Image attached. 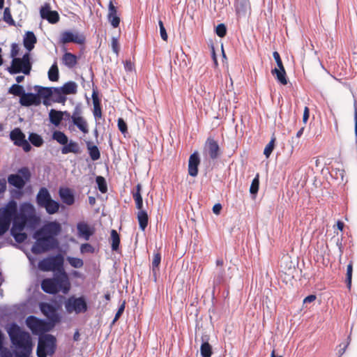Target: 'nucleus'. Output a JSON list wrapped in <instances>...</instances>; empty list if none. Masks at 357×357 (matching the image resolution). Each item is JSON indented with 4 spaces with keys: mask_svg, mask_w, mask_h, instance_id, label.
Instances as JSON below:
<instances>
[{
    "mask_svg": "<svg viewBox=\"0 0 357 357\" xmlns=\"http://www.w3.org/2000/svg\"><path fill=\"white\" fill-rule=\"evenodd\" d=\"M61 225L56 220L45 223L33 234V238L36 242L32 245L31 252L38 255L56 249L59 245L56 237L61 234Z\"/></svg>",
    "mask_w": 357,
    "mask_h": 357,
    "instance_id": "f257e3e1",
    "label": "nucleus"
},
{
    "mask_svg": "<svg viewBox=\"0 0 357 357\" xmlns=\"http://www.w3.org/2000/svg\"><path fill=\"white\" fill-rule=\"evenodd\" d=\"M12 344L17 349L15 352L16 357H29L32 351V342L29 333L21 329L17 324L13 322L7 328Z\"/></svg>",
    "mask_w": 357,
    "mask_h": 357,
    "instance_id": "f03ea898",
    "label": "nucleus"
},
{
    "mask_svg": "<svg viewBox=\"0 0 357 357\" xmlns=\"http://www.w3.org/2000/svg\"><path fill=\"white\" fill-rule=\"evenodd\" d=\"M41 289L50 294H55L60 291L66 294L70 289V282L66 272L63 274H54L53 278L42 280Z\"/></svg>",
    "mask_w": 357,
    "mask_h": 357,
    "instance_id": "7ed1b4c3",
    "label": "nucleus"
},
{
    "mask_svg": "<svg viewBox=\"0 0 357 357\" xmlns=\"http://www.w3.org/2000/svg\"><path fill=\"white\" fill-rule=\"evenodd\" d=\"M56 349V338L51 334L38 337L36 355L38 357H47L53 355Z\"/></svg>",
    "mask_w": 357,
    "mask_h": 357,
    "instance_id": "20e7f679",
    "label": "nucleus"
},
{
    "mask_svg": "<svg viewBox=\"0 0 357 357\" xmlns=\"http://www.w3.org/2000/svg\"><path fill=\"white\" fill-rule=\"evenodd\" d=\"M16 214L17 203L15 201H10L5 207L0 208V236L8 230Z\"/></svg>",
    "mask_w": 357,
    "mask_h": 357,
    "instance_id": "39448f33",
    "label": "nucleus"
},
{
    "mask_svg": "<svg viewBox=\"0 0 357 357\" xmlns=\"http://www.w3.org/2000/svg\"><path fill=\"white\" fill-rule=\"evenodd\" d=\"M63 255L57 254L40 261L38 267L43 271H55L54 274H63L66 272L63 268Z\"/></svg>",
    "mask_w": 357,
    "mask_h": 357,
    "instance_id": "423d86ee",
    "label": "nucleus"
},
{
    "mask_svg": "<svg viewBox=\"0 0 357 357\" xmlns=\"http://www.w3.org/2000/svg\"><path fill=\"white\" fill-rule=\"evenodd\" d=\"M31 67L30 54L26 52L22 58L17 57L12 59L11 66L7 68V70L10 75L22 73L28 75L30 74Z\"/></svg>",
    "mask_w": 357,
    "mask_h": 357,
    "instance_id": "0eeeda50",
    "label": "nucleus"
},
{
    "mask_svg": "<svg viewBox=\"0 0 357 357\" xmlns=\"http://www.w3.org/2000/svg\"><path fill=\"white\" fill-rule=\"evenodd\" d=\"M31 178V173L29 167H23L18 169L17 173L8 175V183L10 185L22 190Z\"/></svg>",
    "mask_w": 357,
    "mask_h": 357,
    "instance_id": "6e6552de",
    "label": "nucleus"
},
{
    "mask_svg": "<svg viewBox=\"0 0 357 357\" xmlns=\"http://www.w3.org/2000/svg\"><path fill=\"white\" fill-rule=\"evenodd\" d=\"M26 324L32 333L38 335V337L46 334L45 333L51 331L52 328L47 321L33 315L29 316L26 318Z\"/></svg>",
    "mask_w": 357,
    "mask_h": 357,
    "instance_id": "1a4fd4ad",
    "label": "nucleus"
},
{
    "mask_svg": "<svg viewBox=\"0 0 357 357\" xmlns=\"http://www.w3.org/2000/svg\"><path fill=\"white\" fill-rule=\"evenodd\" d=\"M65 308L68 313H84L88 310V305L84 296L75 297L72 296L65 302Z\"/></svg>",
    "mask_w": 357,
    "mask_h": 357,
    "instance_id": "9d476101",
    "label": "nucleus"
},
{
    "mask_svg": "<svg viewBox=\"0 0 357 357\" xmlns=\"http://www.w3.org/2000/svg\"><path fill=\"white\" fill-rule=\"evenodd\" d=\"M41 312L47 317V323L53 328L61 321V317L58 313L59 307L56 305L42 302L39 304Z\"/></svg>",
    "mask_w": 357,
    "mask_h": 357,
    "instance_id": "9b49d317",
    "label": "nucleus"
},
{
    "mask_svg": "<svg viewBox=\"0 0 357 357\" xmlns=\"http://www.w3.org/2000/svg\"><path fill=\"white\" fill-rule=\"evenodd\" d=\"M85 42V36L83 34L78 33H73L70 31H65L61 33L59 41L60 44H66L69 43H74L79 45H82Z\"/></svg>",
    "mask_w": 357,
    "mask_h": 357,
    "instance_id": "f8f14e48",
    "label": "nucleus"
},
{
    "mask_svg": "<svg viewBox=\"0 0 357 357\" xmlns=\"http://www.w3.org/2000/svg\"><path fill=\"white\" fill-rule=\"evenodd\" d=\"M204 152L211 159H217L220 154V149L218 142L212 137H208L204 144Z\"/></svg>",
    "mask_w": 357,
    "mask_h": 357,
    "instance_id": "ddd939ff",
    "label": "nucleus"
},
{
    "mask_svg": "<svg viewBox=\"0 0 357 357\" xmlns=\"http://www.w3.org/2000/svg\"><path fill=\"white\" fill-rule=\"evenodd\" d=\"M40 15L42 19L47 20L50 24H56L60 19L58 12L52 10L50 5L47 3L41 6Z\"/></svg>",
    "mask_w": 357,
    "mask_h": 357,
    "instance_id": "4468645a",
    "label": "nucleus"
},
{
    "mask_svg": "<svg viewBox=\"0 0 357 357\" xmlns=\"http://www.w3.org/2000/svg\"><path fill=\"white\" fill-rule=\"evenodd\" d=\"M20 104L24 107H30L32 105L38 106L41 103V100L38 98L36 93H24L22 97L20 98Z\"/></svg>",
    "mask_w": 357,
    "mask_h": 357,
    "instance_id": "2eb2a0df",
    "label": "nucleus"
},
{
    "mask_svg": "<svg viewBox=\"0 0 357 357\" xmlns=\"http://www.w3.org/2000/svg\"><path fill=\"white\" fill-rule=\"evenodd\" d=\"M200 163V158L197 151L194 152L190 155L188 160V174L192 177L198 174V166Z\"/></svg>",
    "mask_w": 357,
    "mask_h": 357,
    "instance_id": "dca6fc26",
    "label": "nucleus"
},
{
    "mask_svg": "<svg viewBox=\"0 0 357 357\" xmlns=\"http://www.w3.org/2000/svg\"><path fill=\"white\" fill-rule=\"evenodd\" d=\"M107 20L114 28H117L121 22L120 17L117 14V8L111 0L108 6Z\"/></svg>",
    "mask_w": 357,
    "mask_h": 357,
    "instance_id": "f3484780",
    "label": "nucleus"
},
{
    "mask_svg": "<svg viewBox=\"0 0 357 357\" xmlns=\"http://www.w3.org/2000/svg\"><path fill=\"white\" fill-rule=\"evenodd\" d=\"M59 195L63 203L66 205L71 206L75 202V195L72 190L68 188H60L59 190Z\"/></svg>",
    "mask_w": 357,
    "mask_h": 357,
    "instance_id": "a211bd4d",
    "label": "nucleus"
},
{
    "mask_svg": "<svg viewBox=\"0 0 357 357\" xmlns=\"http://www.w3.org/2000/svg\"><path fill=\"white\" fill-rule=\"evenodd\" d=\"M52 199L49 190L45 187H42L39 189L36 195V203L40 207L47 205V203Z\"/></svg>",
    "mask_w": 357,
    "mask_h": 357,
    "instance_id": "6ab92c4d",
    "label": "nucleus"
},
{
    "mask_svg": "<svg viewBox=\"0 0 357 357\" xmlns=\"http://www.w3.org/2000/svg\"><path fill=\"white\" fill-rule=\"evenodd\" d=\"M36 43L37 38L34 33L31 31H26L23 38V45L28 52H31L34 48Z\"/></svg>",
    "mask_w": 357,
    "mask_h": 357,
    "instance_id": "aec40b11",
    "label": "nucleus"
},
{
    "mask_svg": "<svg viewBox=\"0 0 357 357\" xmlns=\"http://www.w3.org/2000/svg\"><path fill=\"white\" fill-rule=\"evenodd\" d=\"M11 222H13V225L10 230L24 231L26 227L24 214H19L17 211V214L13 216V219H12Z\"/></svg>",
    "mask_w": 357,
    "mask_h": 357,
    "instance_id": "412c9836",
    "label": "nucleus"
},
{
    "mask_svg": "<svg viewBox=\"0 0 357 357\" xmlns=\"http://www.w3.org/2000/svg\"><path fill=\"white\" fill-rule=\"evenodd\" d=\"M77 229L78 236L84 238L86 241H88L93 233L90 227L84 222H78Z\"/></svg>",
    "mask_w": 357,
    "mask_h": 357,
    "instance_id": "4be33fe9",
    "label": "nucleus"
},
{
    "mask_svg": "<svg viewBox=\"0 0 357 357\" xmlns=\"http://www.w3.org/2000/svg\"><path fill=\"white\" fill-rule=\"evenodd\" d=\"M10 139L15 146H19L26 140V136L19 128H15L10 132Z\"/></svg>",
    "mask_w": 357,
    "mask_h": 357,
    "instance_id": "5701e85b",
    "label": "nucleus"
},
{
    "mask_svg": "<svg viewBox=\"0 0 357 357\" xmlns=\"http://www.w3.org/2000/svg\"><path fill=\"white\" fill-rule=\"evenodd\" d=\"M91 97H92L93 105L94 117L96 119L101 118L102 117V110H101L100 100L98 97V93L97 91H96L95 89L93 90Z\"/></svg>",
    "mask_w": 357,
    "mask_h": 357,
    "instance_id": "b1692460",
    "label": "nucleus"
},
{
    "mask_svg": "<svg viewBox=\"0 0 357 357\" xmlns=\"http://www.w3.org/2000/svg\"><path fill=\"white\" fill-rule=\"evenodd\" d=\"M70 153H73L75 154H79L81 153V149L77 142L70 140L61 148L62 154H68Z\"/></svg>",
    "mask_w": 357,
    "mask_h": 357,
    "instance_id": "393cba45",
    "label": "nucleus"
},
{
    "mask_svg": "<svg viewBox=\"0 0 357 357\" xmlns=\"http://www.w3.org/2000/svg\"><path fill=\"white\" fill-rule=\"evenodd\" d=\"M62 63L67 68H73L77 63V57L70 52H65L62 56Z\"/></svg>",
    "mask_w": 357,
    "mask_h": 357,
    "instance_id": "a878e982",
    "label": "nucleus"
},
{
    "mask_svg": "<svg viewBox=\"0 0 357 357\" xmlns=\"http://www.w3.org/2000/svg\"><path fill=\"white\" fill-rule=\"evenodd\" d=\"M34 90L36 92V94L38 98L41 100V98H52L53 96L52 87H45L42 86L36 85L34 86Z\"/></svg>",
    "mask_w": 357,
    "mask_h": 357,
    "instance_id": "bb28decb",
    "label": "nucleus"
},
{
    "mask_svg": "<svg viewBox=\"0 0 357 357\" xmlns=\"http://www.w3.org/2000/svg\"><path fill=\"white\" fill-rule=\"evenodd\" d=\"M53 96L52 100L55 102L64 103L66 100V97L61 87H52Z\"/></svg>",
    "mask_w": 357,
    "mask_h": 357,
    "instance_id": "cd10ccee",
    "label": "nucleus"
},
{
    "mask_svg": "<svg viewBox=\"0 0 357 357\" xmlns=\"http://www.w3.org/2000/svg\"><path fill=\"white\" fill-rule=\"evenodd\" d=\"M86 144L91 160L93 161L99 160L100 158V152L98 147L96 145L93 144L90 141L86 142Z\"/></svg>",
    "mask_w": 357,
    "mask_h": 357,
    "instance_id": "c85d7f7f",
    "label": "nucleus"
},
{
    "mask_svg": "<svg viewBox=\"0 0 357 357\" xmlns=\"http://www.w3.org/2000/svg\"><path fill=\"white\" fill-rule=\"evenodd\" d=\"M202 343L200 347V354L202 357H211L213 354L212 347L208 342V338L202 337Z\"/></svg>",
    "mask_w": 357,
    "mask_h": 357,
    "instance_id": "c756f323",
    "label": "nucleus"
},
{
    "mask_svg": "<svg viewBox=\"0 0 357 357\" xmlns=\"http://www.w3.org/2000/svg\"><path fill=\"white\" fill-rule=\"evenodd\" d=\"M50 121L56 126L60 125L63 120V113L61 111H56L52 109L49 113Z\"/></svg>",
    "mask_w": 357,
    "mask_h": 357,
    "instance_id": "7c9ffc66",
    "label": "nucleus"
},
{
    "mask_svg": "<svg viewBox=\"0 0 357 357\" xmlns=\"http://www.w3.org/2000/svg\"><path fill=\"white\" fill-rule=\"evenodd\" d=\"M271 73L273 75H275L276 79L278 82L282 85H286L287 84V74L284 68L280 69L275 68L272 70Z\"/></svg>",
    "mask_w": 357,
    "mask_h": 357,
    "instance_id": "2f4dec72",
    "label": "nucleus"
},
{
    "mask_svg": "<svg viewBox=\"0 0 357 357\" xmlns=\"http://www.w3.org/2000/svg\"><path fill=\"white\" fill-rule=\"evenodd\" d=\"M137 220L139 222V227L142 231H144L148 225L149 217L146 211L141 210L137 213Z\"/></svg>",
    "mask_w": 357,
    "mask_h": 357,
    "instance_id": "473e14b6",
    "label": "nucleus"
},
{
    "mask_svg": "<svg viewBox=\"0 0 357 357\" xmlns=\"http://www.w3.org/2000/svg\"><path fill=\"white\" fill-rule=\"evenodd\" d=\"M43 208H45L48 214L53 215L59 211L60 203L51 199L50 201L47 203V205H45Z\"/></svg>",
    "mask_w": 357,
    "mask_h": 357,
    "instance_id": "72a5a7b5",
    "label": "nucleus"
},
{
    "mask_svg": "<svg viewBox=\"0 0 357 357\" xmlns=\"http://www.w3.org/2000/svg\"><path fill=\"white\" fill-rule=\"evenodd\" d=\"M61 88L65 95L75 94L77 91V84L73 81L67 82Z\"/></svg>",
    "mask_w": 357,
    "mask_h": 357,
    "instance_id": "f704fd0d",
    "label": "nucleus"
},
{
    "mask_svg": "<svg viewBox=\"0 0 357 357\" xmlns=\"http://www.w3.org/2000/svg\"><path fill=\"white\" fill-rule=\"evenodd\" d=\"M26 227L31 229H34L39 223V218L33 214H24Z\"/></svg>",
    "mask_w": 357,
    "mask_h": 357,
    "instance_id": "c9c22d12",
    "label": "nucleus"
},
{
    "mask_svg": "<svg viewBox=\"0 0 357 357\" xmlns=\"http://www.w3.org/2000/svg\"><path fill=\"white\" fill-rule=\"evenodd\" d=\"M48 78L52 82H56L59 78V71L57 62L55 61L48 70Z\"/></svg>",
    "mask_w": 357,
    "mask_h": 357,
    "instance_id": "e433bc0d",
    "label": "nucleus"
},
{
    "mask_svg": "<svg viewBox=\"0 0 357 357\" xmlns=\"http://www.w3.org/2000/svg\"><path fill=\"white\" fill-rule=\"evenodd\" d=\"M72 121L73 124L82 132L87 133L89 132L87 123L83 117L80 116L79 118H75Z\"/></svg>",
    "mask_w": 357,
    "mask_h": 357,
    "instance_id": "4c0bfd02",
    "label": "nucleus"
},
{
    "mask_svg": "<svg viewBox=\"0 0 357 357\" xmlns=\"http://www.w3.org/2000/svg\"><path fill=\"white\" fill-rule=\"evenodd\" d=\"M29 140L31 144L36 147H40L44 143L43 137L35 132H31L29 134Z\"/></svg>",
    "mask_w": 357,
    "mask_h": 357,
    "instance_id": "58836bf2",
    "label": "nucleus"
},
{
    "mask_svg": "<svg viewBox=\"0 0 357 357\" xmlns=\"http://www.w3.org/2000/svg\"><path fill=\"white\" fill-rule=\"evenodd\" d=\"M52 138L61 145H66L68 142V138L65 133L61 131H54Z\"/></svg>",
    "mask_w": 357,
    "mask_h": 357,
    "instance_id": "ea45409f",
    "label": "nucleus"
},
{
    "mask_svg": "<svg viewBox=\"0 0 357 357\" xmlns=\"http://www.w3.org/2000/svg\"><path fill=\"white\" fill-rule=\"evenodd\" d=\"M8 93L16 96L22 97V96L24 94L25 90L23 86L18 84H14L9 88Z\"/></svg>",
    "mask_w": 357,
    "mask_h": 357,
    "instance_id": "a19ab883",
    "label": "nucleus"
},
{
    "mask_svg": "<svg viewBox=\"0 0 357 357\" xmlns=\"http://www.w3.org/2000/svg\"><path fill=\"white\" fill-rule=\"evenodd\" d=\"M112 250L116 251L120 245V236L115 229L111 231Z\"/></svg>",
    "mask_w": 357,
    "mask_h": 357,
    "instance_id": "79ce46f5",
    "label": "nucleus"
},
{
    "mask_svg": "<svg viewBox=\"0 0 357 357\" xmlns=\"http://www.w3.org/2000/svg\"><path fill=\"white\" fill-rule=\"evenodd\" d=\"M10 234L18 243H23L27 238V234L23 231L10 230Z\"/></svg>",
    "mask_w": 357,
    "mask_h": 357,
    "instance_id": "37998d69",
    "label": "nucleus"
},
{
    "mask_svg": "<svg viewBox=\"0 0 357 357\" xmlns=\"http://www.w3.org/2000/svg\"><path fill=\"white\" fill-rule=\"evenodd\" d=\"M161 261V255L160 253L156 252L153 254V261H152V271L155 276L157 271H158L159 266ZM155 280H156V277H155Z\"/></svg>",
    "mask_w": 357,
    "mask_h": 357,
    "instance_id": "c03bdc74",
    "label": "nucleus"
},
{
    "mask_svg": "<svg viewBox=\"0 0 357 357\" xmlns=\"http://www.w3.org/2000/svg\"><path fill=\"white\" fill-rule=\"evenodd\" d=\"M259 187V176L257 174L255 177L253 178L250 187V193L255 197L258 192Z\"/></svg>",
    "mask_w": 357,
    "mask_h": 357,
    "instance_id": "a18cd8bd",
    "label": "nucleus"
},
{
    "mask_svg": "<svg viewBox=\"0 0 357 357\" xmlns=\"http://www.w3.org/2000/svg\"><path fill=\"white\" fill-rule=\"evenodd\" d=\"M96 181L98 185V190L102 193H105L107 191V185L105 178L101 176H98L96 178Z\"/></svg>",
    "mask_w": 357,
    "mask_h": 357,
    "instance_id": "49530a36",
    "label": "nucleus"
},
{
    "mask_svg": "<svg viewBox=\"0 0 357 357\" xmlns=\"http://www.w3.org/2000/svg\"><path fill=\"white\" fill-rule=\"evenodd\" d=\"M67 261L70 264V265L75 268H82L84 265L83 260L80 258L73 257H68Z\"/></svg>",
    "mask_w": 357,
    "mask_h": 357,
    "instance_id": "de8ad7c7",
    "label": "nucleus"
},
{
    "mask_svg": "<svg viewBox=\"0 0 357 357\" xmlns=\"http://www.w3.org/2000/svg\"><path fill=\"white\" fill-rule=\"evenodd\" d=\"M225 272L222 268H219L215 273L213 279L214 284H220L223 282Z\"/></svg>",
    "mask_w": 357,
    "mask_h": 357,
    "instance_id": "09e8293b",
    "label": "nucleus"
},
{
    "mask_svg": "<svg viewBox=\"0 0 357 357\" xmlns=\"http://www.w3.org/2000/svg\"><path fill=\"white\" fill-rule=\"evenodd\" d=\"M275 138L273 137L269 143L266 146L264 150V154L265 155L266 158H268L272 153L274 146H275Z\"/></svg>",
    "mask_w": 357,
    "mask_h": 357,
    "instance_id": "8fccbe9b",
    "label": "nucleus"
},
{
    "mask_svg": "<svg viewBox=\"0 0 357 357\" xmlns=\"http://www.w3.org/2000/svg\"><path fill=\"white\" fill-rule=\"evenodd\" d=\"M352 272H353V264L352 261L347 265V277H346V282L349 289L351 288V278H352Z\"/></svg>",
    "mask_w": 357,
    "mask_h": 357,
    "instance_id": "3c124183",
    "label": "nucleus"
},
{
    "mask_svg": "<svg viewBox=\"0 0 357 357\" xmlns=\"http://www.w3.org/2000/svg\"><path fill=\"white\" fill-rule=\"evenodd\" d=\"M3 20L9 25L14 26L15 21L13 20L9 8H6L3 11Z\"/></svg>",
    "mask_w": 357,
    "mask_h": 357,
    "instance_id": "603ef678",
    "label": "nucleus"
},
{
    "mask_svg": "<svg viewBox=\"0 0 357 357\" xmlns=\"http://www.w3.org/2000/svg\"><path fill=\"white\" fill-rule=\"evenodd\" d=\"M215 33L220 38H223L227 34V27L225 24L221 23L215 27Z\"/></svg>",
    "mask_w": 357,
    "mask_h": 357,
    "instance_id": "864d4df0",
    "label": "nucleus"
},
{
    "mask_svg": "<svg viewBox=\"0 0 357 357\" xmlns=\"http://www.w3.org/2000/svg\"><path fill=\"white\" fill-rule=\"evenodd\" d=\"M118 128L123 135H125L128 132L127 123L122 118H119L118 119Z\"/></svg>",
    "mask_w": 357,
    "mask_h": 357,
    "instance_id": "5fc2aeb1",
    "label": "nucleus"
},
{
    "mask_svg": "<svg viewBox=\"0 0 357 357\" xmlns=\"http://www.w3.org/2000/svg\"><path fill=\"white\" fill-rule=\"evenodd\" d=\"M158 25H159V27H160V34L161 38L163 40L166 41L167 40V38H168V36H167L166 29L165 28L164 24L162 22V20H160L158 21Z\"/></svg>",
    "mask_w": 357,
    "mask_h": 357,
    "instance_id": "6e6d98bb",
    "label": "nucleus"
},
{
    "mask_svg": "<svg viewBox=\"0 0 357 357\" xmlns=\"http://www.w3.org/2000/svg\"><path fill=\"white\" fill-rule=\"evenodd\" d=\"M80 251L82 253H93L94 248L89 243H84L80 247Z\"/></svg>",
    "mask_w": 357,
    "mask_h": 357,
    "instance_id": "4d7b16f0",
    "label": "nucleus"
},
{
    "mask_svg": "<svg viewBox=\"0 0 357 357\" xmlns=\"http://www.w3.org/2000/svg\"><path fill=\"white\" fill-rule=\"evenodd\" d=\"M20 47L17 43H13L11 45V50H10V57L12 59H14V58H17V55L19 54Z\"/></svg>",
    "mask_w": 357,
    "mask_h": 357,
    "instance_id": "13d9d810",
    "label": "nucleus"
},
{
    "mask_svg": "<svg viewBox=\"0 0 357 357\" xmlns=\"http://www.w3.org/2000/svg\"><path fill=\"white\" fill-rule=\"evenodd\" d=\"M273 56L277 63V66L278 67V69L284 68L282 61V59L280 58V54L278 52H273Z\"/></svg>",
    "mask_w": 357,
    "mask_h": 357,
    "instance_id": "bf43d9fd",
    "label": "nucleus"
},
{
    "mask_svg": "<svg viewBox=\"0 0 357 357\" xmlns=\"http://www.w3.org/2000/svg\"><path fill=\"white\" fill-rule=\"evenodd\" d=\"M82 112V111L81 107L79 105H76L73 109V114L71 116L72 121L75 118L80 117Z\"/></svg>",
    "mask_w": 357,
    "mask_h": 357,
    "instance_id": "052dcab7",
    "label": "nucleus"
},
{
    "mask_svg": "<svg viewBox=\"0 0 357 357\" xmlns=\"http://www.w3.org/2000/svg\"><path fill=\"white\" fill-rule=\"evenodd\" d=\"M124 310H125V303H123L122 305H121L119 306L117 312H116L115 317L112 321V324H114L120 318V317L123 314Z\"/></svg>",
    "mask_w": 357,
    "mask_h": 357,
    "instance_id": "680f3d73",
    "label": "nucleus"
},
{
    "mask_svg": "<svg viewBox=\"0 0 357 357\" xmlns=\"http://www.w3.org/2000/svg\"><path fill=\"white\" fill-rule=\"evenodd\" d=\"M112 48L114 53L116 54H119V42L118 39L115 37H112Z\"/></svg>",
    "mask_w": 357,
    "mask_h": 357,
    "instance_id": "e2e57ef3",
    "label": "nucleus"
},
{
    "mask_svg": "<svg viewBox=\"0 0 357 357\" xmlns=\"http://www.w3.org/2000/svg\"><path fill=\"white\" fill-rule=\"evenodd\" d=\"M141 190H142V185L140 183H138L136 185L135 190L132 192V197L134 199L142 197Z\"/></svg>",
    "mask_w": 357,
    "mask_h": 357,
    "instance_id": "0e129e2a",
    "label": "nucleus"
},
{
    "mask_svg": "<svg viewBox=\"0 0 357 357\" xmlns=\"http://www.w3.org/2000/svg\"><path fill=\"white\" fill-rule=\"evenodd\" d=\"M335 243L339 250L340 257H341L344 252V248L342 245V239L337 238L335 239Z\"/></svg>",
    "mask_w": 357,
    "mask_h": 357,
    "instance_id": "69168bd1",
    "label": "nucleus"
},
{
    "mask_svg": "<svg viewBox=\"0 0 357 357\" xmlns=\"http://www.w3.org/2000/svg\"><path fill=\"white\" fill-rule=\"evenodd\" d=\"M19 146L22 147L24 152H29L31 149V146L26 139L23 141Z\"/></svg>",
    "mask_w": 357,
    "mask_h": 357,
    "instance_id": "338daca9",
    "label": "nucleus"
},
{
    "mask_svg": "<svg viewBox=\"0 0 357 357\" xmlns=\"http://www.w3.org/2000/svg\"><path fill=\"white\" fill-rule=\"evenodd\" d=\"M350 341H351V337H350V336H349V337H347V343L344 345V347H341L342 344H340V349H339V351H338L339 357H340L342 355H343V354H344V353L345 352V351H346V349H347V348L348 345H349V343H350Z\"/></svg>",
    "mask_w": 357,
    "mask_h": 357,
    "instance_id": "774afa93",
    "label": "nucleus"
}]
</instances>
